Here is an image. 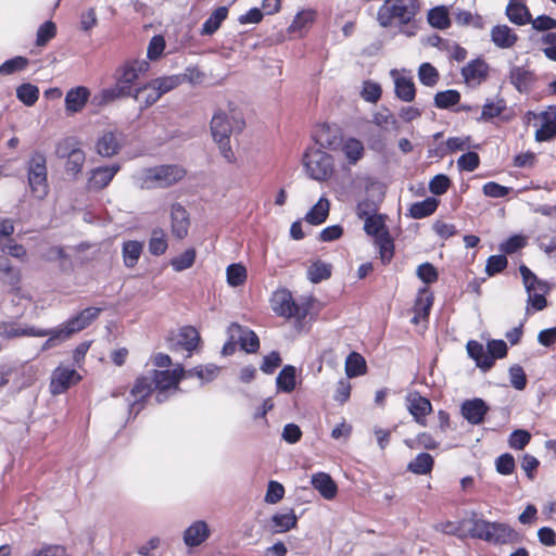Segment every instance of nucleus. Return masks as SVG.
Returning <instances> with one entry per match:
<instances>
[{
	"label": "nucleus",
	"mask_w": 556,
	"mask_h": 556,
	"mask_svg": "<svg viewBox=\"0 0 556 556\" xmlns=\"http://www.w3.org/2000/svg\"><path fill=\"white\" fill-rule=\"evenodd\" d=\"M506 16L513 24L519 26L531 22V14L525 0H510L506 7Z\"/></svg>",
	"instance_id": "26"
},
{
	"label": "nucleus",
	"mask_w": 556,
	"mask_h": 556,
	"mask_svg": "<svg viewBox=\"0 0 556 556\" xmlns=\"http://www.w3.org/2000/svg\"><path fill=\"white\" fill-rule=\"evenodd\" d=\"M506 110V103L504 99H491L486 100L482 106L481 117L482 121H490L494 117L501 116Z\"/></svg>",
	"instance_id": "48"
},
{
	"label": "nucleus",
	"mask_w": 556,
	"mask_h": 556,
	"mask_svg": "<svg viewBox=\"0 0 556 556\" xmlns=\"http://www.w3.org/2000/svg\"><path fill=\"white\" fill-rule=\"evenodd\" d=\"M306 174L314 180L325 181L333 173V160L330 154L319 148H308L303 156Z\"/></svg>",
	"instance_id": "6"
},
{
	"label": "nucleus",
	"mask_w": 556,
	"mask_h": 556,
	"mask_svg": "<svg viewBox=\"0 0 556 556\" xmlns=\"http://www.w3.org/2000/svg\"><path fill=\"white\" fill-rule=\"evenodd\" d=\"M519 271L528 293V303L535 309L541 311L546 306L545 293H535L536 276L526 266L521 265Z\"/></svg>",
	"instance_id": "14"
},
{
	"label": "nucleus",
	"mask_w": 556,
	"mask_h": 556,
	"mask_svg": "<svg viewBox=\"0 0 556 556\" xmlns=\"http://www.w3.org/2000/svg\"><path fill=\"white\" fill-rule=\"evenodd\" d=\"M366 371V362L364 357L356 353L352 352L349 354L345 361V374L349 378L358 377L364 375Z\"/></svg>",
	"instance_id": "46"
},
{
	"label": "nucleus",
	"mask_w": 556,
	"mask_h": 556,
	"mask_svg": "<svg viewBox=\"0 0 556 556\" xmlns=\"http://www.w3.org/2000/svg\"><path fill=\"white\" fill-rule=\"evenodd\" d=\"M379 249L380 258L383 264L390 263L393 257L394 245L389 232L382 233L376 239Z\"/></svg>",
	"instance_id": "53"
},
{
	"label": "nucleus",
	"mask_w": 556,
	"mask_h": 556,
	"mask_svg": "<svg viewBox=\"0 0 556 556\" xmlns=\"http://www.w3.org/2000/svg\"><path fill=\"white\" fill-rule=\"evenodd\" d=\"M210 534L208 525L203 520H198L185 530L184 542L188 547H195L205 542Z\"/></svg>",
	"instance_id": "20"
},
{
	"label": "nucleus",
	"mask_w": 556,
	"mask_h": 556,
	"mask_svg": "<svg viewBox=\"0 0 556 556\" xmlns=\"http://www.w3.org/2000/svg\"><path fill=\"white\" fill-rule=\"evenodd\" d=\"M56 35V26L53 22L47 21L37 30L36 45L42 47Z\"/></svg>",
	"instance_id": "59"
},
{
	"label": "nucleus",
	"mask_w": 556,
	"mask_h": 556,
	"mask_svg": "<svg viewBox=\"0 0 556 556\" xmlns=\"http://www.w3.org/2000/svg\"><path fill=\"white\" fill-rule=\"evenodd\" d=\"M277 388L286 393H290L296 386V370L294 366L286 365L276 378Z\"/></svg>",
	"instance_id": "38"
},
{
	"label": "nucleus",
	"mask_w": 556,
	"mask_h": 556,
	"mask_svg": "<svg viewBox=\"0 0 556 556\" xmlns=\"http://www.w3.org/2000/svg\"><path fill=\"white\" fill-rule=\"evenodd\" d=\"M466 349L469 357L476 362L478 367L484 371L492 368L493 357L489 356L488 348L485 349L483 344L478 341L470 340L467 342Z\"/></svg>",
	"instance_id": "27"
},
{
	"label": "nucleus",
	"mask_w": 556,
	"mask_h": 556,
	"mask_svg": "<svg viewBox=\"0 0 556 556\" xmlns=\"http://www.w3.org/2000/svg\"><path fill=\"white\" fill-rule=\"evenodd\" d=\"M314 140L323 149L337 150L341 146L342 136L337 127L321 125L316 129Z\"/></svg>",
	"instance_id": "17"
},
{
	"label": "nucleus",
	"mask_w": 556,
	"mask_h": 556,
	"mask_svg": "<svg viewBox=\"0 0 556 556\" xmlns=\"http://www.w3.org/2000/svg\"><path fill=\"white\" fill-rule=\"evenodd\" d=\"M462 525H468L469 535L494 545L515 544L521 541L517 531L510 526L502 522H491L482 518L472 517L466 519Z\"/></svg>",
	"instance_id": "2"
},
{
	"label": "nucleus",
	"mask_w": 556,
	"mask_h": 556,
	"mask_svg": "<svg viewBox=\"0 0 556 556\" xmlns=\"http://www.w3.org/2000/svg\"><path fill=\"white\" fill-rule=\"evenodd\" d=\"M100 313L101 308L99 307H87L83 309L78 315L61 324V327L67 337L71 338L73 334L87 328L93 320L98 318Z\"/></svg>",
	"instance_id": "11"
},
{
	"label": "nucleus",
	"mask_w": 556,
	"mask_h": 556,
	"mask_svg": "<svg viewBox=\"0 0 556 556\" xmlns=\"http://www.w3.org/2000/svg\"><path fill=\"white\" fill-rule=\"evenodd\" d=\"M150 64L147 60H128L115 73V80L129 93L132 94L136 88L134 84L149 71Z\"/></svg>",
	"instance_id": "8"
},
{
	"label": "nucleus",
	"mask_w": 556,
	"mask_h": 556,
	"mask_svg": "<svg viewBox=\"0 0 556 556\" xmlns=\"http://www.w3.org/2000/svg\"><path fill=\"white\" fill-rule=\"evenodd\" d=\"M127 97H130L129 93L117 81H115L114 86L102 89L100 92L94 94L92 97L91 103L101 106L106 105L119 98Z\"/></svg>",
	"instance_id": "30"
},
{
	"label": "nucleus",
	"mask_w": 556,
	"mask_h": 556,
	"mask_svg": "<svg viewBox=\"0 0 556 556\" xmlns=\"http://www.w3.org/2000/svg\"><path fill=\"white\" fill-rule=\"evenodd\" d=\"M170 219L172 233L178 239L185 238L188 233L190 223L188 213L181 204L175 203L172 205Z\"/></svg>",
	"instance_id": "21"
},
{
	"label": "nucleus",
	"mask_w": 556,
	"mask_h": 556,
	"mask_svg": "<svg viewBox=\"0 0 556 556\" xmlns=\"http://www.w3.org/2000/svg\"><path fill=\"white\" fill-rule=\"evenodd\" d=\"M81 379L80 375L73 368L59 366L51 375L50 392L53 395L65 392L70 387Z\"/></svg>",
	"instance_id": "10"
},
{
	"label": "nucleus",
	"mask_w": 556,
	"mask_h": 556,
	"mask_svg": "<svg viewBox=\"0 0 556 556\" xmlns=\"http://www.w3.org/2000/svg\"><path fill=\"white\" fill-rule=\"evenodd\" d=\"M195 261L194 249H188L180 255L170 260V265L176 271H182L190 268Z\"/></svg>",
	"instance_id": "58"
},
{
	"label": "nucleus",
	"mask_w": 556,
	"mask_h": 556,
	"mask_svg": "<svg viewBox=\"0 0 556 556\" xmlns=\"http://www.w3.org/2000/svg\"><path fill=\"white\" fill-rule=\"evenodd\" d=\"M455 23L459 26H471L477 29L484 28V20L479 14H472L470 11L456 9L453 12Z\"/></svg>",
	"instance_id": "40"
},
{
	"label": "nucleus",
	"mask_w": 556,
	"mask_h": 556,
	"mask_svg": "<svg viewBox=\"0 0 556 556\" xmlns=\"http://www.w3.org/2000/svg\"><path fill=\"white\" fill-rule=\"evenodd\" d=\"M394 78L395 94L405 102H412L416 96L415 84L412 78L400 75L396 70L391 71Z\"/></svg>",
	"instance_id": "23"
},
{
	"label": "nucleus",
	"mask_w": 556,
	"mask_h": 556,
	"mask_svg": "<svg viewBox=\"0 0 556 556\" xmlns=\"http://www.w3.org/2000/svg\"><path fill=\"white\" fill-rule=\"evenodd\" d=\"M186 175L178 165H161L143 169L136 176V184L141 189L167 188Z\"/></svg>",
	"instance_id": "5"
},
{
	"label": "nucleus",
	"mask_w": 556,
	"mask_h": 556,
	"mask_svg": "<svg viewBox=\"0 0 556 556\" xmlns=\"http://www.w3.org/2000/svg\"><path fill=\"white\" fill-rule=\"evenodd\" d=\"M28 65V60L24 56H15L7 60L0 65V74L10 75L23 71Z\"/></svg>",
	"instance_id": "60"
},
{
	"label": "nucleus",
	"mask_w": 556,
	"mask_h": 556,
	"mask_svg": "<svg viewBox=\"0 0 556 556\" xmlns=\"http://www.w3.org/2000/svg\"><path fill=\"white\" fill-rule=\"evenodd\" d=\"M532 79V74L521 66H515L510 70L509 80L520 92L528 90Z\"/></svg>",
	"instance_id": "45"
},
{
	"label": "nucleus",
	"mask_w": 556,
	"mask_h": 556,
	"mask_svg": "<svg viewBox=\"0 0 556 556\" xmlns=\"http://www.w3.org/2000/svg\"><path fill=\"white\" fill-rule=\"evenodd\" d=\"M130 97L140 104H143V108L151 106L161 98L160 92L156 90L155 86H153L152 81L136 88Z\"/></svg>",
	"instance_id": "33"
},
{
	"label": "nucleus",
	"mask_w": 556,
	"mask_h": 556,
	"mask_svg": "<svg viewBox=\"0 0 556 556\" xmlns=\"http://www.w3.org/2000/svg\"><path fill=\"white\" fill-rule=\"evenodd\" d=\"M228 337L238 339L242 350L248 353H254L260 348V340L256 333L237 323H232L227 329Z\"/></svg>",
	"instance_id": "13"
},
{
	"label": "nucleus",
	"mask_w": 556,
	"mask_h": 556,
	"mask_svg": "<svg viewBox=\"0 0 556 556\" xmlns=\"http://www.w3.org/2000/svg\"><path fill=\"white\" fill-rule=\"evenodd\" d=\"M406 407L417 424L426 426V417L432 412V405L427 397L418 392H410L406 396Z\"/></svg>",
	"instance_id": "12"
},
{
	"label": "nucleus",
	"mask_w": 556,
	"mask_h": 556,
	"mask_svg": "<svg viewBox=\"0 0 556 556\" xmlns=\"http://www.w3.org/2000/svg\"><path fill=\"white\" fill-rule=\"evenodd\" d=\"M273 311L282 317L303 319L306 316V308L298 305L290 291L286 289L274 292L270 300Z\"/></svg>",
	"instance_id": "9"
},
{
	"label": "nucleus",
	"mask_w": 556,
	"mask_h": 556,
	"mask_svg": "<svg viewBox=\"0 0 556 556\" xmlns=\"http://www.w3.org/2000/svg\"><path fill=\"white\" fill-rule=\"evenodd\" d=\"M122 147L121 134L116 131H104L97 140V153L103 157H111L118 153Z\"/></svg>",
	"instance_id": "19"
},
{
	"label": "nucleus",
	"mask_w": 556,
	"mask_h": 556,
	"mask_svg": "<svg viewBox=\"0 0 556 556\" xmlns=\"http://www.w3.org/2000/svg\"><path fill=\"white\" fill-rule=\"evenodd\" d=\"M541 41L544 45V48L542 49L544 55L548 60L556 62V33L544 34Z\"/></svg>",
	"instance_id": "64"
},
{
	"label": "nucleus",
	"mask_w": 556,
	"mask_h": 556,
	"mask_svg": "<svg viewBox=\"0 0 556 556\" xmlns=\"http://www.w3.org/2000/svg\"><path fill=\"white\" fill-rule=\"evenodd\" d=\"M31 329V326L22 325L15 321H2L0 323V337L7 340L20 337H29Z\"/></svg>",
	"instance_id": "35"
},
{
	"label": "nucleus",
	"mask_w": 556,
	"mask_h": 556,
	"mask_svg": "<svg viewBox=\"0 0 556 556\" xmlns=\"http://www.w3.org/2000/svg\"><path fill=\"white\" fill-rule=\"evenodd\" d=\"M372 122L375 125H377L379 128H381L384 131L395 130L397 131L400 129L399 122L394 117V115L388 110L382 109L374 114Z\"/></svg>",
	"instance_id": "47"
},
{
	"label": "nucleus",
	"mask_w": 556,
	"mask_h": 556,
	"mask_svg": "<svg viewBox=\"0 0 556 556\" xmlns=\"http://www.w3.org/2000/svg\"><path fill=\"white\" fill-rule=\"evenodd\" d=\"M531 434L523 429L515 430L508 438V445L514 450H523L530 442Z\"/></svg>",
	"instance_id": "61"
},
{
	"label": "nucleus",
	"mask_w": 556,
	"mask_h": 556,
	"mask_svg": "<svg viewBox=\"0 0 556 556\" xmlns=\"http://www.w3.org/2000/svg\"><path fill=\"white\" fill-rule=\"evenodd\" d=\"M219 372V367L214 364L199 365L189 370H185V378L197 377L201 383H207L214 380Z\"/></svg>",
	"instance_id": "36"
},
{
	"label": "nucleus",
	"mask_w": 556,
	"mask_h": 556,
	"mask_svg": "<svg viewBox=\"0 0 556 556\" xmlns=\"http://www.w3.org/2000/svg\"><path fill=\"white\" fill-rule=\"evenodd\" d=\"M329 215V201L320 198L319 201L307 212L305 220L311 225L323 224Z\"/></svg>",
	"instance_id": "39"
},
{
	"label": "nucleus",
	"mask_w": 556,
	"mask_h": 556,
	"mask_svg": "<svg viewBox=\"0 0 556 556\" xmlns=\"http://www.w3.org/2000/svg\"><path fill=\"white\" fill-rule=\"evenodd\" d=\"M460 412L463 417L471 425H480L484 420V416L489 412V407L482 399L466 400Z\"/></svg>",
	"instance_id": "16"
},
{
	"label": "nucleus",
	"mask_w": 556,
	"mask_h": 556,
	"mask_svg": "<svg viewBox=\"0 0 556 556\" xmlns=\"http://www.w3.org/2000/svg\"><path fill=\"white\" fill-rule=\"evenodd\" d=\"M438 205L439 201L435 198H427L412 204L409 215L416 219L425 218L431 215L437 210Z\"/></svg>",
	"instance_id": "43"
},
{
	"label": "nucleus",
	"mask_w": 556,
	"mask_h": 556,
	"mask_svg": "<svg viewBox=\"0 0 556 556\" xmlns=\"http://www.w3.org/2000/svg\"><path fill=\"white\" fill-rule=\"evenodd\" d=\"M185 378V369L178 365L173 370H153L151 374L139 377L130 390L132 402L130 413L136 415L142 408L141 402L147 399L153 390L157 391L156 401L162 403L166 400V391L176 390L180 379Z\"/></svg>",
	"instance_id": "1"
},
{
	"label": "nucleus",
	"mask_w": 556,
	"mask_h": 556,
	"mask_svg": "<svg viewBox=\"0 0 556 556\" xmlns=\"http://www.w3.org/2000/svg\"><path fill=\"white\" fill-rule=\"evenodd\" d=\"M28 185L33 194L43 199L48 194L46 157L42 153L36 152L31 155L27 165Z\"/></svg>",
	"instance_id": "7"
},
{
	"label": "nucleus",
	"mask_w": 556,
	"mask_h": 556,
	"mask_svg": "<svg viewBox=\"0 0 556 556\" xmlns=\"http://www.w3.org/2000/svg\"><path fill=\"white\" fill-rule=\"evenodd\" d=\"M271 522L274 525V532L282 533L296 527L298 517L293 509H288L285 513L275 514L271 517Z\"/></svg>",
	"instance_id": "34"
},
{
	"label": "nucleus",
	"mask_w": 556,
	"mask_h": 556,
	"mask_svg": "<svg viewBox=\"0 0 556 556\" xmlns=\"http://www.w3.org/2000/svg\"><path fill=\"white\" fill-rule=\"evenodd\" d=\"M228 10L226 7L217 8L202 25V35H213L226 20Z\"/></svg>",
	"instance_id": "41"
},
{
	"label": "nucleus",
	"mask_w": 556,
	"mask_h": 556,
	"mask_svg": "<svg viewBox=\"0 0 556 556\" xmlns=\"http://www.w3.org/2000/svg\"><path fill=\"white\" fill-rule=\"evenodd\" d=\"M17 99L27 106H33L39 98V89L37 86L26 83L16 88Z\"/></svg>",
	"instance_id": "50"
},
{
	"label": "nucleus",
	"mask_w": 556,
	"mask_h": 556,
	"mask_svg": "<svg viewBox=\"0 0 556 556\" xmlns=\"http://www.w3.org/2000/svg\"><path fill=\"white\" fill-rule=\"evenodd\" d=\"M184 78L179 75L164 76L152 79L153 86H155L156 90L160 92L162 97L164 93L169 92L175 89L182 83Z\"/></svg>",
	"instance_id": "54"
},
{
	"label": "nucleus",
	"mask_w": 556,
	"mask_h": 556,
	"mask_svg": "<svg viewBox=\"0 0 556 556\" xmlns=\"http://www.w3.org/2000/svg\"><path fill=\"white\" fill-rule=\"evenodd\" d=\"M433 304V295L428 288H422L418 292V296L414 304V313L422 315L427 318Z\"/></svg>",
	"instance_id": "49"
},
{
	"label": "nucleus",
	"mask_w": 556,
	"mask_h": 556,
	"mask_svg": "<svg viewBox=\"0 0 556 556\" xmlns=\"http://www.w3.org/2000/svg\"><path fill=\"white\" fill-rule=\"evenodd\" d=\"M427 20L429 24L438 29H446L451 26L448 9L445 5H438L428 11Z\"/></svg>",
	"instance_id": "37"
},
{
	"label": "nucleus",
	"mask_w": 556,
	"mask_h": 556,
	"mask_svg": "<svg viewBox=\"0 0 556 556\" xmlns=\"http://www.w3.org/2000/svg\"><path fill=\"white\" fill-rule=\"evenodd\" d=\"M418 78L422 85L433 87L439 80V72L430 63H422L418 68Z\"/></svg>",
	"instance_id": "57"
},
{
	"label": "nucleus",
	"mask_w": 556,
	"mask_h": 556,
	"mask_svg": "<svg viewBox=\"0 0 556 556\" xmlns=\"http://www.w3.org/2000/svg\"><path fill=\"white\" fill-rule=\"evenodd\" d=\"M227 282L231 287H239L247 279V269L241 264H231L226 269Z\"/></svg>",
	"instance_id": "56"
},
{
	"label": "nucleus",
	"mask_w": 556,
	"mask_h": 556,
	"mask_svg": "<svg viewBox=\"0 0 556 556\" xmlns=\"http://www.w3.org/2000/svg\"><path fill=\"white\" fill-rule=\"evenodd\" d=\"M489 73V65L482 59H476L470 61L462 70V76L468 86H478L486 77Z\"/></svg>",
	"instance_id": "15"
},
{
	"label": "nucleus",
	"mask_w": 556,
	"mask_h": 556,
	"mask_svg": "<svg viewBox=\"0 0 556 556\" xmlns=\"http://www.w3.org/2000/svg\"><path fill=\"white\" fill-rule=\"evenodd\" d=\"M121 169L118 164H113L110 166H99L93 168L90 173V177L88 179V187L90 189L100 190L105 188L114 178V176Z\"/></svg>",
	"instance_id": "18"
},
{
	"label": "nucleus",
	"mask_w": 556,
	"mask_h": 556,
	"mask_svg": "<svg viewBox=\"0 0 556 556\" xmlns=\"http://www.w3.org/2000/svg\"><path fill=\"white\" fill-rule=\"evenodd\" d=\"M143 251V243L137 240L125 241L122 247L124 265L134 268Z\"/></svg>",
	"instance_id": "32"
},
{
	"label": "nucleus",
	"mask_w": 556,
	"mask_h": 556,
	"mask_svg": "<svg viewBox=\"0 0 556 556\" xmlns=\"http://www.w3.org/2000/svg\"><path fill=\"white\" fill-rule=\"evenodd\" d=\"M491 41L500 49H511L518 41V35L507 25H495L490 33Z\"/></svg>",
	"instance_id": "22"
},
{
	"label": "nucleus",
	"mask_w": 556,
	"mask_h": 556,
	"mask_svg": "<svg viewBox=\"0 0 556 556\" xmlns=\"http://www.w3.org/2000/svg\"><path fill=\"white\" fill-rule=\"evenodd\" d=\"M434 465L433 457L428 453H419L408 465L407 470L415 475L429 473Z\"/></svg>",
	"instance_id": "42"
},
{
	"label": "nucleus",
	"mask_w": 556,
	"mask_h": 556,
	"mask_svg": "<svg viewBox=\"0 0 556 556\" xmlns=\"http://www.w3.org/2000/svg\"><path fill=\"white\" fill-rule=\"evenodd\" d=\"M459 100L460 93L453 89L440 91L434 96V104L439 109H448L457 104Z\"/></svg>",
	"instance_id": "55"
},
{
	"label": "nucleus",
	"mask_w": 556,
	"mask_h": 556,
	"mask_svg": "<svg viewBox=\"0 0 556 556\" xmlns=\"http://www.w3.org/2000/svg\"><path fill=\"white\" fill-rule=\"evenodd\" d=\"M285 496V488L277 481H269L265 494V502L268 504H276Z\"/></svg>",
	"instance_id": "62"
},
{
	"label": "nucleus",
	"mask_w": 556,
	"mask_h": 556,
	"mask_svg": "<svg viewBox=\"0 0 556 556\" xmlns=\"http://www.w3.org/2000/svg\"><path fill=\"white\" fill-rule=\"evenodd\" d=\"M167 247V236L164 229L154 228L149 240V252L152 255L160 256L166 252Z\"/></svg>",
	"instance_id": "44"
},
{
	"label": "nucleus",
	"mask_w": 556,
	"mask_h": 556,
	"mask_svg": "<svg viewBox=\"0 0 556 556\" xmlns=\"http://www.w3.org/2000/svg\"><path fill=\"white\" fill-rule=\"evenodd\" d=\"M90 96L86 87L79 86L72 88L65 96V109L68 113L74 114L80 112L86 105Z\"/></svg>",
	"instance_id": "24"
},
{
	"label": "nucleus",
	"mask_w": 556,
	"mask_h": 556,
	"mask_svg": "<svg viewBox=\"0 0 556 556\" xmlns=\"http://www.w3.org/2000/svg\"><path fill=\"white\" fill-rule=\"evenodd\" d=\"M311 483L326 500H332L337 495L338 486L333 479L326 472L313 475Z\"/></svg>",
	"instance_id": "28"
},
{
	"label": "nucleus",
	"mask_w": 556,
	"mask_h": 556,
	"mask_svg": "<svg viewBox=\"0 0 556 556\" xmlns=\"http://www.w3.org/2000/svg\"><path fill=\"white\" fill-rule=\"evenodd\" d=\"M364 230L376 239L382 233L389 232L386 228L384 217L380 214H375L364 219Z\"/></svg>",
	"instance_id": "51"
},
{
	"label": "nucleus",
	"mask_w": 556,
	"mask_h": 556,
	"mask_svg": "<svg viewBox=\"0 0 556 556\" xmlns=\"http://www.w3.org/2000/svg\"><path fill=\"white\" fill-rule=\"evenodd\" d=\"M29 337H48V340L42 344V350H49L70 339L61 325L52 329L33 327Z\"/></svg>",
	"instance_id": "25"
},
{
	"label": "nucleus",
	"mask_w": 556,
	"mask_h": 556,
	"mask_svg": "<svg viewBox=\"0 0 556 556\" xmlns=\"http://www.w3.org/2000/svg\"><path fill=\"white\" fill-rule=\"evenodd\" d=\"M507 258L505 255H491L485 265V271L489 276H494L503 271L507 266Z\"/></svg>",
	"instance_id": "63"
},
{
	"label": "nucleus",
	"mask_w": 556,
	"mask_h": 556,
	"mask_svg": "<svg viewBox=\"0 0 556 556\" xmlns=\"http://www.w3.org/2000/svg\"><path fill=\"white\" fill-rule=\"evenodd\" d=\"M242 116L232 111L229 115L224 111H216L211 119V132L214 141L218 144L220 154L228 163H233L236 157L230 146L232 132H240L244 128Z\"/></svg>",
	"instance_id": "3"
},
{
	"label": "nucleus",
	"mask_w": 556,
	"mask_h": 556,
	"mask_svg": "<svg viewBox=\"0 0 556 556\" xmlns=\"http://www.w3.org/2000/svg\"><path fill=\"white\" fill-rule=\"evenodd\" d=\"M419 11V0H386L378 10L377 21L382 27H402L408 25Z\"/></svg>",
	"instance_id": "4"
},
{
	"label": "nucleus",
	"mask_w": 556,
	"mask_h": 556,
	"mask_svg": "<svg viewBox=\"0 0 556 556\" xmlns=\"http://www.w3.org/2000/svg\"><path fill=\"white\" fill-rule=\"evenodd\" d=\"M343 152L349 164H356L364 155V144L361 140L350 137L342 139L341 146L339 147Z\"/></svg>",
	"instance_id": "31"
},
{
	"label": "nucleus",
	"mask_w": 556,
	"mask_h": 556,
	"mask_svg": "<svg viewBox=\"0 0 556 556\" xmlns=\"http://www.w3.org/2000/svg\"><path fill=\"white\" fill-rule=\"evenodd\" d=\"M201 338L198 330L191 326L180 328L176 336V344L188 352L187 357H190L192 352L197 350Z\"/></svg>",
	"instance_id": "29"
},
{
	"label": "nucleus",
	"mask_w": 556,
	"mask_h": 556,
	"mask_svg": "<svg viewBox=\"0 0 556 556\" xmlns=\"http://www.w3.org/2000/svg\"><path fill=\"white\" fill-rule=\"evenodd\" d=\"M331 275V266L321 261L314 262L307 269V277L313 283L328 279Z\"/></svg>",
	"instance_id": "52"
}]
</instances>
